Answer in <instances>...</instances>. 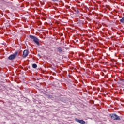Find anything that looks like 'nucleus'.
Instances as JSON below:
<instances>
[{
    "instance_id": "obj_1",
    "label": "nucleus",
    "mask_w": 124,
    "mask_h": 124,
    "mask_svg": "<svg viewBox=\"0 0 124 124\" xmlns=\"http://www.w3.org/2000/svg\"><path fill=\"white\" fill-rule=\"evenodd\" d=\"M29 36L30 38H31V39H33L34 42L36 44L38 45V46H39V45H40V44L39 43V39H38V38L31 35H30Z\"/></svg>"
},
{
    "instance_id": "obj_2",
    "label": "nucleus",
    "mask_w": 124,
    "mask_h": 124,
    "mask_svg": "<svg viewBox=\"0 0 124 124\" xmlns=\"http://www.w3.org/2000/svg\"><path fill=\"white\" fill-rule=\"evenodd\" d=\"M109 116L112 120H116V121H121V118L119 116L115 114H110Z\"/></svg>"
},
{
    "instance_id": "obj_3",
    "label": "nucleus",
    "mask_w": 124,
    "mask_h": 124,
    "mask_svg": "<svg viewBox=\"0 0 124 124\" xmlns=\"http://www.w3.org/2000/svg\"><path fill=\"white\" fill-rule=\"evenodd\" d=\"M17 55H18V52H16L14 54H12L9 56L8 59L10 60V61H12V60H14V59L16 58V57H17Z\"/></svg>"
},
{
    "instance_id": "obj_4",
    "label": "nucleus",
    "mask_w": 124,
    "mask_h": 124,
    "mask_svg": "<svg viewBox=\"0 0 124 124\" xmlns=\"http://www.w3.org/2000/svg\"><path fill=\"white\" fill-rule=\"evenodd\" d=\"M75 121H76V122H77L78 123H79V124H86V122H85V121L83 120H79L77 118H75Z\"/></svg>"
},
{
    "instance_id": "obj_5",
    "label": "nucleus",
    "mask_w": 124,
    "mask_h": 124,
    "mask_svg": "<svg viewBox=\"0 0 124 124\" xmlns=\"http://www.w3.org/2000/svg\"><path fill=\"white\" fill-rule=\"evenodd\" d=\"M28 55H29V51L27 50H25L23 53V57L27 58V57L28 56Z\"/></svg>"
},
{
    "instance_id": "obj_6",
    "label": "nucleus",
    "mask_w": 124,
    "mask_h": 124,
    "mask_svg": "<svg viewBox=\"0 0 124 124\" xmlns=\"http://www.w3.org/2000/svg\"><path fill=\"white\" fill-rule=\"evenodd\" d=\"M57 50L58 52H59L60 54L62 52V48L61 47H58L57 48Z\"/></svg>"
},
{
    "instance_id": "obj_7",
    "label": "nucleus",
    "mask_w": 124,
    "mask_h": 124,
    "mask_svg": "<svg viewBox=\"0 0 124 124\" xmlns=\"http://www.w3.org/2000/svg\"><path fill=\"white\" fill-rule=\"evenodd\" d=\"M121 23H124V17H123L120 20Z\"/></svg>"
},
{
    "instance_id": "obj_8",
    "label": "nucleus",
    "mask_w": 124,
    "mask_h": 124,
    "mask_svg": "<svg viewBox=\"0 0 124 124\" xmlns=\"http://www.w3.org/2000/svg\"><path fill=\"white\" fill-rule=\"evenodd\" d=\"M32 67L33 68H36V67H37V65H36V64H33Z\"/></svg>"
},
{
    "instance_id": "obj_9",
    "label": "nucleus",
    "mask_w": 124,
    "mask_h": 124,
    "mask_svg": "<svg viewBox=\"0 0 124 124\" xmlns=\"http://www.w3.org/2000/svg\"><path fill=\"white\" fill-rule=\"evenodd\" d=\"M52 1H53V2H55V1H59V0H51Z\"/></svg>"
},
{
    "instance_id": "obj_10",
    "label": "nucleus",
    "mask_w": 124,
    "mask_h": 124,
    "mask_svg": "<svg viewBox=\"0 0 124 124\" xmlns=\"http://www.w3.org/2000/svg\"><path fill=\"white\" fill-rule=\"evenodd\" d=\"M121 82H124V79H121Z\"/></svg>"
},
{
    "instance_id": "obj_11",
    "label": "nucleus",
    "mask_w": 124,
    "mask_h": 124,
    "mask_svg": "<svg viewBox=\"0 0 124 124\" xmlns=\"http://www.w3.org/2000/svg\"><path fill=\"white\" fill-rule=\"evenodd\" d=\"M78 13H79V11H77Z\"/></svg>"
},
{
    "instance_id": "obj_12",
    "label": "nucleus",
    "mask_w": 124,
    "mask_h": 124,
    "mask_svg": "<svg viewBox=\"0 0 124 124\" xmlns=\"http://www.w3.org/2000/svg\"><path fill=\"white\" fill-rule=\"evenodd\" d=\"M108 33H109V31H108Z\"/></svg>"
},
{
    "instance_id": "obj_13",
    "label": "nucleus",
    "mask_w": 124,
    "mask_h": 124,
    "mask_svg": "<svg viewBox=\"0 0 124 124\" xmlns=\"http://www.w3.org/2000/svg\"><path fill=\"white\" fill-rule=\"evenodd\" d=\"M109 81H111V80H110V79H109Z\"/></svg>"
},
{
    "instance_id": "obj_14",
    "label": "nucleus",
    "mask_w": 124,
    "mask_h": 124,
    "mask_svg": "<svg viewBox=\"0 0 124 124\" xmlns=\"http://www.w3.org/2000/svg\"><path fill=\"white\" fill-rule=\"evenodd\" d=\"M110 44H112V43H110Z\"/></svg>"
},
{
    "instance_id": "obj_15",
    "label": "nucleus",
    "mask_w": 124,
    "mask_h": 124,
    "mask_svg": "<svg viewBox=\"0 0 124 124\" xmlns=\"http://www.w3.org/2000/svg\"><path fill=\"white\" fill-rule=\"evenodd\" d=\"M109 50H110V48H109Z\"/></svg>"
}]
</instances>
